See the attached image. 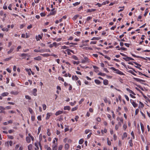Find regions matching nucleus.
<instances>
[{
    "instance_id": "nucleus-1",
    "label": "nucleus",
    "mask_w": 150,
    "mask_h": 150,
    "mask_svg": "<svg viewBox=\"0 0 150 150\" xmlns=\"http://www.w3.org/2000/svg\"><path fill=\"white\" fill-rule=\"evenodd\" d=\"M110 69L113 70L116 73L120 75H124V73L120 71L118 69L115 68L114 67H111L110 68Z\"/></svg>"
},
{
    "instance_id": "nucleus-2",
    "label": "nucleus",
    "mask_w": 150,
    "mask_h": 150,
    "mask_svg": "<svg viewBox=\"0 0 150 150\" xmlns=\"http://www.w3.org/2000/svg\"><path fill=\"white\" fill-rule=\"evenodd\" d=\"M90 62L89 59L87 57H84V59L81 60V62L83 63H89Z\"/></svg>"
},
{
    "instance_id": "nucleus-3",
    "label": "nucleus",
    "mask_w": 150,
    "mask_h": 150,
    "mask_svg": "<svg viewBox=\"0 0 150 150\" xmlns=\"http://www.w3.org/2000/svg\"><path fill=\"white\" fill-rule=\"evenodd\" d=\"M59 45L56 42H54L52 44H51L49 45V47L50 48H52L53 47H57Z\"/></svg>"
},
{
    "instance_id": "nucleus-4",
    "label": "nucleus",
    "mask_w": 150,
    "mask_h": 150,
    "mask_svg": "<svg viewBox=\"0 0 150 150\" xmlns=\"http://www.w3.org/2000/svg\"><path fill=\"white\" fill-rule=\"evenodd\" d=\"M130 101L134 107H136L137 106V104L132 99L130 100Z\"/></svg>"
},
{
    "instance_id": "nucleus-5",
    "label": "nucleus",
    "mask_w": 150,
    "mask_h": 150,
    "mask_svg": "<svg viewBox=\"0 0 150 150\" xmlns=\"http://www.w3.org/2000/svg\"><path fill=\"white\" fill-rule=\"evenodd\" d=\"M57 144H54L52 146V150H57Z\"/></svg>"
},
{
    "instance_id": "nucleus-6",
    "label": "nucleus",
    "mask_w": 150,
    "mask_h": 150,
    "mask_svg": "<svg viewBox=\"0 0 150 150\" xmlns=\"http://www.w3.org/2000/svg\"><path fill=\"white\" fill-rule=\"evenodd\" d=\"M127 91H128L129 93L131 94H132L134 95H135V94L131 90H130L129 89L127 88H126Z\"/></svg>"
},
{
    "instance_id": "nucleus-7",
    "label": "nucleus",
    "mask_w": 150,
    "mask_h": 150,
    "mask_svg": "<svg viewBox=\"0 0 150 150\" xmlns=\"http://www.w3.org/2000/svg\"><path fill=\"white\" fill-rule=\"evenodd\" d=\"M72 79L73 80L77 81L79 79V78L76 75L72 76Z\"/></svg>"
},
{
    "instance_id": "nucleus-8",
    "label": "nucleus",
    "mask_w": 150,
    "mask_h": 150,
    "mask_svg": "<svg viewBox=\"0 0 150 150\" xmlns=\"http://www.w3.org/2000/svg\"><path fill=\"white\" fill-rule=\"evenodd\" d=\"M52 114L51 113H47V116L46 117V119L47 120L49 119L50 116L52 115Z\"/></svg>"
},
{
    "instance_id": "nucleus-9",
    "label": "nucleus",
    "mask_w": 150,
    "mask_h": 150,
    "mask_svg": "<svg viewBox=\"0 0 150 150\" xmlns=\"http://www.w3.org/2000/svg\"><path fill=\"white\" fill-rule=\"evenodd\" d=\"M133 79L135 80L136 81L139 82H143L144 81L142 79H139L134 77Z\"/></svg>"
},
{
    "instance_id": "nucleus-10",
    "label": "nucleus",
    "mask_w": 150,
    "mask_h": 150,
    "mask_svg": "<svg viewBox=\"0 0 150 150\" xmlns=\"http://www.w3.org/2000/svg\"><path fill=\"white\" fill-rule=\"evenodd\" d=\"M54 9H55L53 8L51 12L50 13V15H53L55 14L56 13V12L54 10Z\"/></svg>"
},
{
    "instance_id": "nucleus-11",
    "label": "nucleus",
    "mask_w": 150,
    "mask_h": 150,
    "mask_svg": "<svg viewBox=\"0 0 150 150\" xmlns=\"http://www.w3.org/2000/svg\"><path fill=\"white\" fill-rule=\"evenodd\" d=\"M62 113L63 111H62L59 110L56 112L55 114V115L56 116H57L62 114Z\"/></svg>"
},
{
    "instance_id": "nucleus-12",
    "label": "nucleus",
    "mask_w": 150,
    "mask_h": 150,
    "mask_svg": "<svg viewBox=\"0 0 150 150\" xmlns=\"http://www.w3.org/2000/svg\"><path fill=\"white\" fill-rule=\"evenodd\" d=\"M35 145L36 146L35 148H39V146L40 147V149H41V145L40 143H35Z\"/></svg>"
},
{
    "instance_id": "nucleus-13",
    "label": "nucleus",
    "mask_w": 150,
    "mask_h": 150,
    "mask_svg": "<svg viewBox=\"0 0 150 150\" xmlns=\"http://www.w3.org/2000/svg\"><path fill=\"white\" fill-rule=\"evenodd\" d=\"M34 59L35 60H38V61H40L41 60V57L40 56H38L36 57H34Z\"/></svg>"
},
{
    "instance_id": "nucleus-14",
    "label": "nucleus",
    "mask_w": 150,
    "mask_h": 150,
    "mask_svg": "<svg viewBox=\"0 0 150 150\" xmlns=\"http://www.w3.org/2000/svg\"><path fill=\"white\" fill-rule=\"evenodd\" d=\"M37 90L36 88H34L33 90V94L34 96H36L37 94L36 93Z\"/></svg>"
},
{
    "instance_id": "nucleus-15",
    "label": "nucleus",
    "mask_w": 150,
    "mask_h": 150,
    "mask_svg": "<svg viewBox=\"0 0 150 150\" xmlns=\"http://www.w3.org/2000/svg\"><path fill=\"white\" fill-rule=\"evenodd\" d=\"M14 49V47H12L7 52L8 54H9L11 53L13 51Z\"/></svg>"
},
{
    "instance_id": "nucleus-16",
    "label": "nucleus",
    "mask_w": 150,
    "mask_h": 150,
    "mask_svg": "<svg viewBox=\"0 0 150 150\" xmlns=\"http://www.w3.org/2000/svg\"><path fill=\"white\" fill-rule=\"evenodd\" d=\"M96 11V9H88L87 10V12H92L94 11Z\"/></svg>"
},
{
    "instance_id": "nucleus-17",
    "label": "nucleus",
    "mask_w": 150,
    "mask_h": 150,
    "mask_svg": "<svg viewBox=\"0 0 150 150\" xmlns=\"http://www.w3.org/2000/svg\"><path fill=\"white\" fill-rule=\"evenodd\" d=\"M103 83L105 85H107L108 83V81L107 79H105L103 81Z\"/></svg>"
},
{
    "instance_id": "nucleus-18",
    "label": "nucleus",
    "mask_w": 150,
    "mask_h": 150,
    "mask_svg": "<svg viewBox=\"0 0 150 150\" xmlns=\"http://www.w3.org/2000/svg\"><path fill=\"white\" fill-rule=\"evenodd\" d=\"M36 39L37 41L40 40V39H41L42 38V36L40 35H39L38 36L36 37Z\"/></svg>"
},
{
    "instance_id": "nucleus-19",
    "label": "nucleus",
    "mask_w": 150,
    "mask_h": 150,
    "mask_svg": "<svg viewBox=\"0 0 150 150\" xmlns=\"http://www.w3.org/2000/svg\"><path fill=\"white\" fill-rule=\"evenodd\" d=\"M100 39V37H93L91 39V40H98Z\"/></svg>"
},
{
    "instance_id": "nucleus-20",
    "label": "nucleus",
    "mask_w": 150,
    "mask_h": 150,
    "mask_svg": "<svg viewBox=\"0 0 150 150\" xmlns=\"http://www.w3.org/2000/svg\"><path fill=\"white\" fill-rule=\"evenodd\" d=\"M140 125L142 132V133H143L144 132V126L142 123H140Z\"/></svg>"
},
{
    "instance_id": "nucleus-21",
    "label": "nucleus",
    "mask_w": 150,
    "mask_h": 150,
    "mask_svg": "<svg viewBox=\"0 0 150 150\" xmlns=\"http://www.w3.org/2000/svg\"><path fill=\"white\" fill-rule=\"evenodd\" d=\"M8 94V93L7 92H4L2 93L1 96L3 97H4L7 96Z\"/></svg>"
},
{
    "instance_id": "nucleus-22",
    "label": "nucleus",
    "mask_w": 150,
    "mask_h": 150,
    "mask_svg": "<svg viewBox=\"0 0 150 150\" xmlns=\"http://www.w3.org/2000/svg\"><path fill=\"white\" fill-rule=\"evenodd\" d=\"M41 55L44 57H48L50 56V54H41Z\"/></svg>"
},
{
    "instance_id": "nucleus-23",
    "label": "nucleus",
    "mask_w": 150,
    "mask_h": 150,
    "mask_svg": "<svg viewBox=\"0 0 150 150\" xmlns=\"http://www.w3.org/2000/svg\"><path fill=\"white\" fill-rule=\"evenodd\" d=\"M70 109V106H64V110H69Z\"/></svg>"
},
{
    "instance_id": "nucleus-24",
    "label": "nucleus",
    "mask_w": 150,
    "mask_h": 150,
    "mask_svg": "<svg viewBox=\"0 0 150 150\" xmlns=\"http://www.w3.org/2000/svg\"><path fill=\"white\" fill-rule=\"evenodd\" d=\"M132 139H131L129 141V145L130 146H132L133 145V143H132Z\"/></svg>"
},
{
    "instance_id": "nucleus-25",
    "label": "nucleus",
    "mask_w": 150,
    "mask_h": 150,
    "mask_svg": "<svg viewBox=\"0 0 150 150\" xmlns=\"http://www.w3.org/2000/svg\"><path fill=\"white\" fill-rule=\"evenodd\" d=\"M107 132V129H104V130H101V132L103 135L104 134V133H106Z\"/></svg>"
},
{
    "instance_id": "nucleus-26",
    "label": "nucleus",
    "mask_w": 150,
    "mask_h": 150,
    "mask_svg": "<svg viewBox=\"0 0 150 150\" xmlns=\"http://www.w3.org/2000/svg\"><path fill=\"white\" fill-rule=\"evenodd\" d=\"M69 148V145L67 144H66L64 145L65 149L66 150H67Z\"/></svg>"
},
{
    "instance_id": "nucleus-27",
    "label": "nucleus",
    "mask_w": 150,
    "mask_h": 150,
    "mask_svg": "<svg viewBox=\"0 0 150 150\" xmlns=\"http://www.w3.org/2000/svg\"><path fill=\"white\" fill-rule=\"evenodd\" d=\"M30 137H27L26 138V141L28 143H30Z\"/></svg>"
},
{
    "instance_id": "nucleus-28",
    "label": "nucleus",
    "mask_w": 150,
    "mask_h": 150,
    "mask_svg": "<svg viewBox=\"0 0 150 150\" xmlns=\"http://www.w3.org/2000/svg\"><path fill=\"white\" fill-rule=\"evenodd\" d=\"M28 72V74L30 75L31 74L30 72H31V69H25Z\"/></svg>"
},
{
    "instance_id": "nucleus-29",
    "label": "nucleus",
    "mask_w": 150,
    "mask_h": 150,
    "mask_svg": "<svg viewBox=\"0 0 150 150\" xmlns=\"http://www.w3.org/2000/svg\"><path fill=\"white\" fill-rule=\"evenodd\" d=\"M28 150H32V145L31 144H30L28 146Z\"/></svg>"
},
{
    "instance_id": "nucleus-30",
    "label": "nucleus",
    "mask_w": 150,
    "mask_h": 150,
    "mask_svg": "<svg viewBox=\"0 0 150 150\" xmlns=\"http://www.w3.org/2000/svg\"><path fill=\"white\" fill-rule=\"evenodd\" d=\"M95 83L97 84H99L101 82L98 79H95L94 81Z\"/></svg>"
},
{
    "instance_id": "nucleus-31",
    "label": "nucleus",
    "mask_w": 150,
    "mask_h": 150,
    "mask_svg": "<svg viewBox=\"0 0 150 150\" xmlns=\"http://www.w3.org/2000/svg\"><path fill=\"white\" fill-rule=\"evenodd\" d=\"M1 30L3 31L6 32H8L9 30L8 29V28H2Z\"/></svg>"
},
{
    "instance_id": "nucleus-32",
    "label": "nucleus",
    "mask_w": 150,
    "mask_h": 150,
    "mask_svg": "<svg viewBox=\"0 0 150 150\" xmlns=\"http://www.w3.org/2000/svg\"><path fill=\"white\" fill-rule=\"evenodd\" d=\"M123 59L127 61H129V57H123Z\"/></svg>"
},
{
    "instance_id": "nucleus-33",
    "label": "nucleus",
    "mask_w": 150,
    "mask_h": 150,
    "mask_svg": "<svg viewBox=\"0 0 150 150\" xmlns=\"http://www.w3.org/2000/svg\"><path fill=\"white\" fill-rule=\"evenodd\" d=\"M83 49H85L86 50H92L93 49L91 47H84L83 48Z\"/></svg>"
},
{
    "instance_id": "nucleus-34",
    "label": "nucleus",
    "mask_w": 150,
    "mask_h": 150,
    "mask_svg": "<svg viewBox=\"0 0 150 150\" xmlns=\"http://www.w3.org/2000/svg\"><path fill=\"white\" fill-rule=\"evenodd\" d=\"M78 108V106H76L75 107L71 109V111H74L76 110Z\"/></svg>"
},
{
    "instance_id": "nucleus-35",
    "label": "nucleus",
    "mask_w": 150,
    "mask_h": 150,
    "mask_svg": "<svg viewBox=\"0 0 150 150\" xmlns=\"http://www.w3.org/2000/svg\"><path fill=\"white\" fill-rule=\"evenodd\" d=\"M127 136V133L126 132H125L123 134V136L122 137V139H123L124 138L126 137Z\"/></svg>"
},
{
    "instance_id": "nucleus-36",
    "label": "nucleus",
    "mask_w": 150,
    "mask_h": 150,
    "mask_svg": "<svg viewBox=\"0 0 150 150\" xmlns=\"http://www.w3.org/2000/svg\"><path fill=\"white\" fill-rule=\"evenodd\" d=\"M50 130L48 129H47V134L48 136H50L51 135V133L50 132Z\"/></svg>"
},
{
    "instance_id": "nucleus-37",
    "label": "nucleus",
    "mask_w": 150,
    "mask_h": 150,
    "mask_svg": "<svg viewBox=\"0 0 150 150\" xmlns=\"http://www.w3.org/2000/svg\"><path fill=\"white\" fill-rule=\"evenodd\" d=\"M62 21V18L59 20H57L55 21V23L56 24L58 23L59 22H61Z\"/></svg>"
},
{
    "instance_id": "nucleus-38",
    "label": "nucleus",
    "mask_w": 150,
    "mask_h": 150,
    "mask_svg": "<svg viewBox=\"0 0 150 150\" xmlns=\"http://www.w3.org/2000/svg\"><path fill=\"white\" fill-rule=\"evenodd\" d=\"M83 142V140L82 139H81L79 141V144H82Z\"/></svg>"
},
{
    "instance_id": "nucleus-39",
    "label": "nucleus",
    "mask_w": 150,
    "mask_h": 150,
    "mask_svg": "<svg viewBox=\"0 0 150 150\" xmlns=\"http://www.w3.org/2000/svg\"><path fill=\"white\" fill-rule=\"evenodd\" d=\"M124 8H125V7L124 6H122V7H119V8H121L122 9H120L118 11V12H120V11H122L124 10Z\"/></svg>"
},
{
    "instance_id": "nucleus-40",
    "label": "nucleus",
    "mask_w": 150,
    "mask_h": 150,
    "mask_svg": "<svg viewBox=\"0 0 150 150\" xmlns=\"http://www.w3.org/2000/svg\"><path fill=\"white\" fill-rule=\"evenodd\" d=\"M80 4V2H75L73 4V5L74 6H77V5H78Z\"/></svg>"
},
{
    "instance_id": "nucleus-41",
    "label": "nucleus",
    "mask_w": 150,
    "mask_h": 150,
    "mask_svg": "<svg viewBox=\"0 0 150 150\" xmlns=\"http://www.w3.org/2000/svg\"><path fill=\"white\" fill-rule=\"evenodd\" d=\"M58 79L59 80H61L63 82L64 81V79L63 78L61 77L60 76H59L58 77Z\"/></svg>"
},
{
    "instance_id": "nucleus-42",
    "label": "nucleus",
    "mask_w": 150,
    "mask_h": 150,
    "mask_svg": "<svg viewBox=\"0 0 150 150\" xmlns=\"http://www.w3.org/2000/svg\"><path fill=\"white\" fill-rule=\"evenodd\" d=\"M25 98L26 99H27L28 100H30L31 99V97L28 95H25Z\"/></svg>"
},
{
    "instance_id": "nucleus-43",
    "label": "nucleus",
    "mask_w": 150,
    "mask_h": 150,
    "mask_svg": "<svg viewBox=\"0 0 150 150\" xmlns=\"http://www.w3.org/2000/svg\"><path fill=\"white\" fill-rule=\"evenodd\" d=\"M107 144L109 145H111V142L109 141V139L108 138H107Z\"/></svg>"
},
{
    "instance_id": "nucleus-44",
    "label": "nucleus",
    "mask_w": 150,
    "mask_h": 150,
    "mask_svg": "<svg viewBox=\"0 0 150 150\" xmlns=\"http://www.w3.org/2000/svg\"><path fill=\"white\" fill-rule=\"evenodd\" d=\"M28 110L30 112L31 114H32L33 112V110L30 108H28Z\"/></svg>"
},
{
    "instance_id": "nucleus-45",
    "label": "nucleus",
    "mask_w": 150,
    "mask_h": 150,
    "mask_svg": "<svg viewBox=\"0 0 150 150\" xmlns=\"http://www.w3.org/2000/svg\"><path fill=\"white\" fill-rule=\"evenodd\" d=\"M63 146L62 145H60L58 147V150H62Z\"/></svg>"
},
{
    "instance_id": "nucleus-46",
    "label": "nucleus",
    "mask_w": 150,
    "mask_h": 150,
    "mask_svg": "<svg viewBox=\"0 0 150 150\" xmlns=\"http://www.w3.org/2000/svg\"><path fill=\"white\" fill-rule=\"evenodd\" d=\"M80 33L81 32L79 31H77L74 33V34L78 36H79Z\"/></svg>"
},
{
    "instance_id": "nucleus-47",
    "label": "nucleus",
    "mask_w": 150,
    "mask_h": 150,
    "mask_svg": "<svg viewBox=\"0 0 150 150\" xmlns=\"http://www.w3.org/2000/svg\"><path fill=\"white\" fill-rule=\"evenodd\" d=\"M78 16H79V15H75L73 18V20H75L77 18V17H78Z\"/></svg>"
},
{
    "instance_id": "nucleus-48",
    "label": "nucleus",
    "mask_w": 150,
    "mask_h": 150,
    "mask_svg": "<svg viewBox=\"0 0 150 150\" xmlns=\"http://www.w3.org/2000/svg\"><path fill=\"white\" fill-rule=\"evenodd\" d=\"M118 50H122L124 51H126L127 50V49L125 48L124 47H121L120 49H118Z\"/></svg>"
},
{
    "instance_id": "nucleus-49",
    "label": "nucleus",
    "mask_w": 150,
    "mask_h": 150,
    "mask_svg": "<svg viewBox=\"0 0 150 150\" xmlns=\"http://www.w3.org/2000/svg\"><path fill=\"white\" fill-rule=\"evenodd\" d=\"M28 54L25 53H23L21 54V57H26L28 56Z\"/></svg>"
},
{
    "instance_id": "nucleus-50",
    "label": "nucleus",
    "mask_w": 150,
    "mask_h": 150,
    "mask_svg": "<svg viewBox=\"0 0 150 150\" xmlns=\"http://www.w3.org/2000/svg\"><path fill=\"white\" fill-rule=\"evenodd\" d=\"M12 58V57H10L8 58H7L5 59L4 60L5 61H8L11 59Z\"/></svg>"
},
{
    "instance_id": "nucleus-51",
    "label": "nucleus",
    "mask_w": 150,
    "mask_h": 150,
    "mask_svg": "<svg viewBox=\"0 0 150 150\" xmlns=\"http://www.w3.org/2000/svg\"><path fill=\"white\" fill-rule=\"evenodd\" d=\"M37 119L39 120H42L41 116L40 115H39L37 117Z\"/></svg>"
},
{
    "instance_id": "nucleus-52",
    "label": "nucleus",
    "mask_w": 150,
    "mask_h": 150,
    "mask_svg": "<svg viewBox=\"0 0 150 150\" xmlns=\"http://www.w3.org/2000/svg\"><path fill=\"white\" fill-rule=\"evenodd\" d=\"M72 58L75 59V60H78V58L77 57L75 56V55H73L72 56Z\"/></svg>"
},
{
    "instance_id": "nucleus-53",
    "label": "nucleus",
    "mask_w": 150,
    "mask_h": 150,
    "mask_svg": "<svg viewBox=\"0 0 150 150\" xmlns=\"http://www.w3.org/2000/svg\"><path fill=\"white\" fill-rule=\"evenodd\" d=\"M68 48V47L66 46H62L61 47V49H66Z\"/></svg>"
},
{
    "instance_id": "nucleus-54",
    "label": "nucleus",
    "mask_w": 150,
    "mask_h": 150,
    "mask_svg": "<svg viewBox=\"0 0 150 150\" xmlns=\"http://www.w3.org/2000/svg\"><path fill=\"white\" fill-rule=\"evenodd\" d=\"M124 96H125V98H126V100L127 101H129V99L128 97L127 96L125 95H124Z\"/></svg>"
},
{
    "instance_id": "nucleus-55",
    "label": "nucleus",
    "mask_w": 150,
    "mask_h": 150,
    "mask_svg": "<svg viewBox=\"0 0 150 150\" xmlns=\"http://www.w3.org/2000/svg\"><path fill=\"white\" fill-rule=\"evenodd\" d=\"M42 107H43V109L44 110H46L47 107H46V105L45 104H43L42 105Z\"/></svg>"
},
{
    "instance_id": "nucleus-56",
    "label": "nucleus",
    "mask_w": 150,
    "mask_h": 150,
    "mask_svg": "<svg viewBox=\"0 0 150 150\" xmlns=\"http://www.w3.org/2000/svg\"><path fill=\"white\" fill-rule=\"evenodd\" d=\"M131 134L132 136V137L133 139H134V138H135V137H134V132H133V131H132L131 132Z\"/></svg>"
},
{
    "instance_id": "nucleus-57",
    "label": "nucleus",
    "mask_w": 150,
    "mask_h": 150,
    "mask_svg": "<svg viewBox=\"0 0 150 150\" xmlns=\"http://www.w3.org/2000/svg\"><path fill=\"white\" fill-rule=\"evenodd\" d=\"M76 101H74V102H71L70 103V104L71 106L74 105L76 103Z\"/></svg>"
},
{
    "instance_id": "nucleus-58",
    "label": "nucleus",
    "mask_w": 150,
    "mask_h": 150,
    "mask_svg": "<svg viewBox=\"0 0 150 150\" xmlns=\"http://www.w3.org/2000/svg\"><path fill=\"white\" fill-rule=\"evenodd\" d=\"M98 74L99 75L102 76H104L105 75V74L104 73H102L101 72L99 73Z\"/></svg>"
},
{
    "instance_id": "nucleus-59",
    "label": "nucleus",
    "mask_w": 150,
    "mask_h": 150,
    "mask_svg": "<svg viewBox=\"0 0 150 150\" xmlns=\"http://www.w3.org/2000/svg\"><path fill=\"white\" fill-rule=\"evenodd\" d=\"M103 100H104V102L106 103L108 102V100L106 97H105L104 98Z\"/></svg>"
},
{
    "instance_id": "nucleus-60",
    "label": "nucleus",
    "mask_w": 150,
    "mask_h": 150,
    "mask_svg": "<svg viewBox=\"0 0 150 150\" xmlns=\"http://www.w3.org/2000/svg\"><path fill=\"white\" fill-rule=\"evenodd\" d=\"M35 117L34 116L32 115L31 116V120L33 121L35 120Z\"/></svg>"
},
{
    "instance_id": "nucleus-61",
    "label": "nucleus",
    "mask_w": 150,
    "mask_h": 150,
    "mask_svg": "<svg viewBox=\"0 0 150 150\" xmlns=\"http://www.w3.org/2000/svg\"><path fill=\"white\" fill-rule=\"evenodd\" d=\"M73 64H79V61H73Z\"/></svg>"
},
{
    "instance_id": "nucleus-62",
    "label": "nucleus",
    "mask_w": 150,
    "mask_h": 150,
    "mask_svg": "<svg viewBox=\"0 0 150 150\" xmlns=\"http://www.w3.org/2000/svg\"><path fill=\"white\" fill-rule=\"evenodd\" d=\"M66 51L67 52V53L68 55H70L71 54L70 52V49H68L66 50Z\"/></svg>"
},
{
    "instance_id": "nucleus-63",
    "label": "nucleus",
    "mask_w": 150,
    "mask_h": 150,
    "mask_svg": "<svg viewBox=\"0 0 150 150\" xmlns=\"http://www.w3.org/2000/svg\"><path fill=\"white\" fill-rule=\"evenodd\" d=\"M96 120L98 122H100L101 120V118H100V117H98L96 119Z\"/></svg>"
},
{
    "instance_id": "nucleus-64",
    "label": "nucleus",
    "mask_w": 150,
    "mask_h": 150,
    "mask_svg": "<svg viewBox=\"0 0 150 150\" xmlns=\"http://www.w3.org/2000/svg\"><path fill=\"white\" fill-rule=\"evenodd\" d=\"M123 127L124 130H125L126 129L127 127V126L125 124H124L123 126Z\"/></svg>"
}]
</instances>
